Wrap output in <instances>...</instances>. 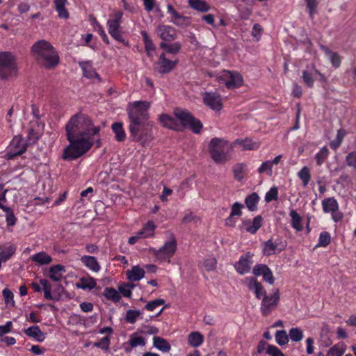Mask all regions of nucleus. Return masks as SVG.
Here are the masks:
<instances>
[{
  "instance_id": "obj_1",
  "label": "nucleus",
  "mask_w": 356,
  "mask_h": 356,
  "mask_svg": "<svg viewBox=\"0 0 356 356\" xmlns=\"http://www.w3.org/2000/svg\"><path fill=\"white\" fill-rule=\"evenodd\" d=\"M66 138L70 144L62 158L74 161L87 153L94 145V137L99 135L100 127L94 126L91 118L82 113L72 115L65 124Z\"/></svg>"
},
{
  "instance_id": "obj_2",
  "label": "nucleus",
  "mask_w": 356,
  "mask_h": 356,
  "mask_svg": "<svg viewBox=\"0 0 356 356\" xmlns=\"http://www.w3.org/2000/svg\"><path fill=\"white\" fill-rule=\"evenodd\" d=\"M150 104L146 101H135L127 111L129 120V131L132 141L145 146L153 139L152 123L148 121Z\"/></svg>"
},
{
  "instance_id": "obj_3",
  "label": "nucleus",
  "mask_w": 356,
  "mask_h": 356,
  "mask_svg": "<svg viewBox=\"0 0 356 356\" xmlns=\"http://www.w3.org/2000/svg\"><path fill=\"white\" fill-rule=\"evenodd\" d=\"M173 114L176 119L166 113H162L159 116L158 120L163 127L173 131H180L182 127L188 128L195 134L201 132L202 123L190 111L177 107L173 110Z\"/></svg>"
},
{
  "instance_id": "obj_4",
  "label": "nucleus",
  "mask_w": 356,
  "mask_h": 356,
  "mask_svg": "<svg viewBox=\"0 0 356 356\" xmlns=\"http://www.w3.org/2000/svg\"><path fill=\"white\" fill-rule=\"evenodd\" d=\"M31 51L37 62L46 69H53L59 63L58 52L52 44L45 40L35 42L31 47Z\"/></svg>"
},
{
  "instance_id": "obj_5",
  "label": "nucleus",
  "mask_w": 356,
  "mask_h": 356,
  "mask_svg": "<svg viewBox=\"0 0 356 356\" xmlns=\"http://www.w3.org/2000/svg\"><path fill=\"white\" fill-rule=\"evenodd\" d=\"M230 149L227 140L217 137L212 138L209 145L211 157L217 164H222L229 160Z\"/></svg>"
},
{
  "instance_id": "obj_6",
  "label": "nucleus",
  "mask_w": 356,
  "mask_h": 356,
  "mask_svg": "<svg viewBox=\"0 0 356 356\" xmlns=\"http://www.w3.org/2000/svg\"><path fill=\"white\" fill-rule=\"evenodd\" d=\"M123 13L120 10H115L107 21L106 26L108 32L116 41L123 44L125 47H129L128 40L123 38L122 32L120 31V26L122 21Z\"/></svg>"
},
{
  "instance_id": "obj_7",
  "label": "nucleus",
  "mask_w": 356,
  "mask_h": 356,
  "mask_svg": "<svg viewBox=\"0 0 356 356\" xmlns=\"http://www.w3.org/2000/svg\"><path fill=\"white\" fill-rule=\"evenodd\" d=\"M18 68L15 56L10 52H0V78L6 79L17 76Z\"/></svg>"
},
{
  "instance_id": "obj_8",
  "label": "nucleus",
  "mask_w": 356,
  "mask_h": 356,
  "mask_svg": "<svg viewBox=\"0 0 356 356\" xmlns=\"http://www.w3.org/2000/svg\"><path fill=\"white\" fill-rule=\"evenodd\" d=\"M177 248V243L175 237L172 236L170 240L165 242L164 245L159 250L152 248L154 256L161 261L170 262V259L175 255Z\"/></svg>"
},
{
  "instance_id": "obj_9",
  "label": "nucleus",
  "mask_w": 356,
  "mask_h": 356,
  "mask_svg": "<svg viewBox=\"0 0 356 356\" xmlns=\"http://www.w3.org/2000/svg\"><path fill=\"white\" fill-rule=\"evenodd\" d=\"M220 80L223 81L228 89L238 88L243 83V79L240 73L229 70L222 72Z\"/></svg>"
},
{
  "instance_id": "obj_10",
  "label": "nucleus",
  "mask_w": 356,
  "mask_h": 356,
  "mask_svg": "<svg viewBox=\"0 0 356 356\" xmlns=\"http://www.w3.org/2000/svg\"><path fill=\"white\" fill-rule=\"evenodd\" d=\"M280 298V291L277 289L272 295L265 296L262 298L260 309L264 316H268L277 306Z\"/></svg>"
},
{
  "instance_id": "obj_11",
  "label": "nucleus",
  "mask_w": 356,
  "mask_h": 356,
  "mask_svg": "<svg viewBox=\"0 0 356 356\" xmlns=\"http://www.w3.org/2000/svg\"><path fill=\"white\" fill-rule=\"evenodd\" d=\"M27 149V143L20 136H15L10 142V149L7 152L9 159H13L17 156L22 155Z\"/></svg>"
},
{
  "instance_id": "obj_12",
  "label": "nucleus",
  "mask_w": 356,
  "mask_h": 356,
  "mask_svg": "<svg viewBox=\"0 0 356 356\" xmlns=\"http://www.w3.org/2000/svg\"><path fill=\"white\" fill-rule=\"evenodd\" d=\"M254 254L250 252H247L242 254L238 261L234 264V268L239 275L248 273L251 270V266L254 263Z\"/></svg>"
},
{
  "instance_id": "obj_13",
  "label": "nucleus",
  "mask_w": 356,
  "mask_h": 356,
  "mask_svg": "<svg viewBox=\"0 0 356 356\" xmlns=\"http://www.w3.org/2000/svg\"><path fill=\"white\" fill-rule=\"evenodd\" d=\"M177 63L178 60H170L166 58L164 53H162L155 63L154 69L159 74H165L172 71Z\"/></svg>"
},
{
  "instance_id": "obj_14",
  "label": "nucleus",
  "mask_w": 356,
  "mask_h": 356,
  "mask_svg": "<svg viewBox=\"0 0 356 356\" xmlns=\"http://www.w3.org/2000/svg\"><path fill=\"white\" fill-rule=\"evenodd\" d=\"M244 283L250 291H252L257 299L261 300L266 295V291L261 282L255 277H246Z\"/></svg>"
},
{
  "instance_id": "obj_15",
  "label": "nucleus",
  "mask_w": 356,
  "mask_h": 356,
  "mask_svg": "<svg viewBox=\"0 0 356 356\" xmlns=\"http://www.w3.org/2000/svg\"><path fill=\"white\" fill-rule=\"evenodd\" d=\"M286 248V243L281 240H275L273 241L269 239L262 244L263 253L266 256H270L276 252H281Z\"/></svg>"
},
{
  "instance_id": "obj_16",
  "label": "nucleus",
  "mask_w": 356,
  "mask_h": 356,
  "mask_svg": "<svg viewBox=\"0 0 356 356\" xmlns=\"http://www.w3.org/2000/svg\"><path fill=\"white\" fill-rule=\"evenodd\" d=\"M203 102L211 109L218 111L222 109L221 97L217 92H206L203 95Z\"/></svg>"
},
{
  "instance_id": "obj_17",
  "label": "nucleus",
  "mask_w": 356,
  "mask_h": 356,
  "mask_svg": "<svg viewBox=\"0 0 356 356\" xmlns=\"http://www.w3.org/2000/svg\"><path fill=\"white\" fill-rule=\"evenodd\" d=\"M157 31L159 37L165 42L172 41L177 37L175 29L169 25H159Z\"/></svg>"
},
{
  "instance_id": "obj_18",
  "label": "nucleus",
  "mask_w": 356,
  "mask_h": 356,
  "mask_svg": "<svg viewBox=\"0 0 356 356\" xmlns=\"http://www.w3.org/2000/svg\"><path fill=\"white\" fill-rule=\"evenodd\" d=\"M316 75H318L321 77L323 76V75L317 69H316L314 66L312 67L311 70H307L302 71V78L307 87L310 88L314 87V80Z\"/></svg>"
},
{
  "instance_id": "obj_19",
  "label": "nucleus",
  "mask_w": 356,
  "mask_h": 356,
  "mask_svg": "<svg viewBox=\"0 0 356 356\" xmlns=\"http://www.w3.org/2000/svg\"><path fill=\"white\" fill-rule=\"evenodd\" d=\"M79 65L81 67L83 75L87 79L97 78L100 79L99 75L96 72L92 66V62L90 60L79 61Z\"/></svg>"
},
{
  "instance_id": "obj_20",
  "label": "nucleus",
  "mask_w": 356,
  "mask_h": 356,
  "mask_svg": "<svg viewBox=\"0 0 356 356\" xmlns=\"http://www.w3.org/2000/svg\"><path fill=\"white\" fill-rule=\"evenodd\" d=\"M167 13L171 15L170 22L176 26H183L186 24L187 17L179 13L171 4L167 6Z\"/></svg>"
},
{
  "instance_id": "obj_21",
  "label": "nucleus",
  "mask_w": 356,
  "mask_h": 356,
  "mask_svg": "<svg viewBox=\"0 0 356 356\" xmlns=\"http://www.w3.org/2000/svg\"><path fill=\"white\" fill-rule=\"evenodd\" d=\"M262 217L259 215L253 218L252 222H251L250 220H246L243 221V226L245 227V230L252 234H254L259 229V228L262 225Z\"/></svg>"
},
{
  "instance_id": "obj_22",
  "label": "nucleus",
  "mask_w": 356,
  "mask_h": 356,
  "mask_svg": "<svg viewBox=\"0 0 356 356\" xmlns=\"http://www.w3.org/2000/svg\"><path fill=\"white\" fill-rule=\"evenodd\" d=\"M24 332L29 337L35 339L38 342H42L45 339V334L39 326L34 325L24 330Z\"/></svg>"
},
{
  "instance_id": "obj_23",
  "label": "nucleus",
  "mask_w": 356,
  "mask_h": 356,
  "mask_svg": "<svg viewBox=\"0 0 356 356\" xmlns=\"http://www.w3.org/2000/svg\"><path fill=\"white\" fill-rule=\"evenodd\" d=\"M67 3V0H54L55 10L60 19H67L70 17V13L65 8Z\"/></svg>"
},
{
  "instance_id": "obj_24",
  "label": "nucleus",
  "mask_w": 356,
  "mask_h": 356,
  "mask_svg": "<svg viewBox=\"0 0 356 356\" xmlns=\"http://www.w3.org/2000/svg\"><path fill=\"white\" fill-rule=\"evenodd\" d=\"M112 131L115 134V139L118 142H124L126 139L127 134L121 122H115L111 125Z\"/></svg>"
},
{
  "instance_id": "obj_25",
  "label": "nucleus",
  "mask_w": 356,
  "mask_h": 356,
  "mask_svg": "<svg viewBox=\"0 0 356 356\" xmlns=\"http://www.w3.org/2000/svg\"><path fill=\"white\" fill-rule=\"evenodd\" d=\"M191 8L200 13H207L210 10V5L203 0H188Z\"/></svg>"
},
{
  "instance_id": "obj_26",
  "label": "nucleus",
  "mask_w": 356,
  "mask_h": 356,
  "mask_svg": "<svg viewBox=\"0 0 356 356\" xmlns=\"http://www.w3.org/2000/svg\"><path fill=\"white\" fill-rule=\"evenodd\" d=\"M16 252V247L13 244L6 243L0 245V256L3 262L9 260Z\"/></svg>"
},
{
  "instance_id": "obj_27",
  "label": "nucleus",
  "mask_w": 356,
  "mask_h": 356,
  "mask_svg": "<svg viewBox=\"0 0 356 356\" xmlns=\"http://www.w3.org/2000/svg\"><path fill=\"white\" fill-rule=\"evenodd\" d=\"M322 207L324 213H332L339 210V206L334 197H327L322 201Z\"/></svg>"
},
{
  "instance_id": "obj_28",
  "label": "nucleus",
  "mask_w": 356,
  "mask_h": 356,
  "mask_svg": "<svg viewBox=\"0 0 356 356\" xmlns=\"http://www.w3.org/2000/svg\"><path fill=\"white\" fill-rule=\"evenodd\" d=\"M81 261L88 268L93 272H98L100 270V266L95 257L84 255L81 257Z\"/></svg>"
},
{
  "instance_id": "obj_29",
  "label": "nucleus",
  "mask_w": 356,
  "mask_h": 356,
  "mask_svg": "<svg viewBox=\"0 0 356 356\" xmlns=\"http://www.w3.org/2000/svg\"><path fill=\"white\" fill-rule=\"evenodd\" d=\"M145 270L138 266H134L127 273V278L131 282H138L145 276Z\"/></svg>"
},
{
  "instance_id": "obj_30",
  "label": "nucleus",
  "mask_w": 356,
  "mask_h": 356,
  "mask_svg": "<svg viewBox=\"0 0 356 356\" xmlns=\"http://www.w3.org/2000/svg\"><path fill=\"white\" fill-rule=\"evenodd\" d=\"M65 271V266L63 265L57 264L52 266L49 270V277L54 282H59L63 277L62 273Z\"/></svg>"
},
{
  "instance_id": "obj_31",
  "label": "nucleus",
  "mask_w": 356,
  "mask_h": 356,
  "mask_svg": "<svg viewBox=\"0 0 356 356\" xmlns=\"http://www.w3.org/2000/svg\"><path fill=\"white\" fill-rule=\"evenodd\" d=\"M31 259L32 261L39 265L49 264L52 261L51 257L44 251L33 254Z\"/></svg>"
},
{
  "instance_id": "obj_32",
  "label": "nucleus",
  "mask_w": 356,
  "mask_h": 356,
  "mask_svg": "<svg viewBox=\"0 0 356 356\" xmlns=\"http://www.w3.org/2000/svg\"><path fill=\"white\" fill-rule=\"evenodd\" d=\"M140 34L145 44L146 54L148 57H152L153 56L152 52L156 49V47L145 31H142Z\"/></svg>"
},
{
  "instance_id": "obj_33",
  "label": "nucleus",
  "mask_w": 356,
  "mask_h": 356,
  "mask_svg": "<svg viewBox=\"0 0 356 356\" xmlns=\"http://www.w3.org/2000/svg\"><path fill=\"white\" fill-rule=\"evenodd\" d=\"M156 226L152 220L147 221L141 230L139 231V235H141L143 238L152 237L154 235Z\"/></svg>"
},
{
  "instance_id": "obj_34",
  "label": "nucleus",
  "mask_w": 356,
  "mask_h": 356,
  "mask_svg": "<svg viewBox=\"0 0 356 356\" xmlns=\"http://www.w3.org/2000/svg\"><path fill=\"white\" fill-rule=\"evenodd\" d=\"M204 342V336L199 332H192L188 337V343L193 348L200 346Z\"/></svg>"
},
{
  "instance_id": "obj_35",
  "label": "nucleus",
  "mask_w": 356,
  "mask_h": 356,
  "mask_svg": "<svg viewBox=\"0 0 356 356\" xmlns=\"http://www.w3.org/2000/svg\"><path fill=\"white\" fill-rule=\"evenodd\" d=\"M235 144L240 145L243 150H254L259 147V143L253 141L252 139L245 138L244 139H237Z\"/></svg>"
},
{
  "instance_id": "obj_36",
  "label": "nucleus",
  "mask_w": 356,
  "mask_h": 356,
  "mask_svg": "<svg viewBox=\"0 0 356 356\" xmlns=\"http://www.w3.org/2000/svg\"><path fill=\"white\" fill-rule=\"evenodd\" d=\"M153 345L156 348L163 353H168L171 349V346L168 341L160 337H154Z\"/></svg>"
},
{
  "instance_id": "obj_37",
  "label": "nucleus",
  "mask_w": 356,
  "mask_h": 356,
  "mask_svg": "<svg viewBox=\"0 0 356 356\" xmlns=\"http://www.w3.org/2000/svg\"><path fill=\"white\" fill-rule=\"evenodd\" d=\"M243 205L239 202H235L232 207V211L229 217L226 219L225 223L228 226H234V222L232 221L235 216H241L242 215L241 209Z\"/></svg>"
},
{
  "instance_id": "obj_38",
  "label": "nucleus",
  "mask_w": 356,
  "mask_h": 356,
  "mask_svg": "<svg viewBox=\"0 0 356 356\" xmlns=\"http://www.w3.org/2000/svg\"><path fill=\"white\" fill-rule=\"evenodd\" d=\"M259 199V196L257 193H252L245 197V203L249 211H254L257 209Z\"/></svg>"
},
{
  "instance_id": "obj_39",
  "label": "nucleus",
  "mask_w": 356,
  "mask_h": 356,
  "mask_svg": "<svg viewBox=\"0 0 356 356\" xmlns=\"http://www.w3.org/2000/svg\"><path fill=\"white\" fill-rule=\"evenodd\" d=\"M97 285L95 279L91 277H83L80 279L79 283L76 284V287L82 289H93Z\"/></svg>"
},
{
  "instance_id": "obj_40",
  "label": "nucleus",
  "mask_w": 356,
  "mask_h": 356,
  "mask_svg": "<svg viewBox=\"0 0 356 356\" xmlns=\"http://www.w3.org/2000/svg\"><path fill=\"white\" fill-rule=\"evenodd\" d=\"M289 216L291 218V225L292 227L298 232L302 231L303 229V227L301 223V221H302L301 216L294 209L291 210V211L289 213Z\"/></svg>"
},
{
  "instance_id": "obj_41",
  "label": "nucleus",
  "mask_w": 356,
  "mask_h": 356,
  "mask_svg": "<svg viewBox=\"0 0 356 356\" xmlns=\"http://www.w3.org/2000/svg\"><path fill=\"white\" fill-rule=\"evenodd\" d=\"M103 295L106 298V299L111 300L113 302H118L121 299L120 293L112 287H106L103 292Z\"/></svg>"
},
{
  "instance_id": "obj_42",
  "label": "nucleus",
  "mask_w": 356,
  "mask_h": 356,
  "mask_svg": "<svg viewBox=\"0 0 356 356\" xmlns=\"http://www.w3.org/2000/svg\"><path fill=\"white\" fill-rule=\"evenodd\" d=\"M330 154V151L326 146L323 147L320 150L315 154V159L316 164L318 166L323 165Z\"/></svg>"
},
{
  "instance_id": "obj_43",
  "label": "nucleus",
  "mask_w": 356,
  "mask_h": 356,
  "mask_svg": "<svg viewBox=\"0 0 356 356\" xmlns=\"http://www.w3.org/2000/svg\"><path fill=\"white\" fill-rule=\"evenodd\" d=\"M3 211L6 213V222L8 227H13L16 224L17 218L15 216L13 210L7 206L3 208Z\"/></svg>"
},
{
  "instance_id": "obj_44",
  "label": "nucleus",
  "mask_w": 356,
  "mask_h": 356,
  "mask_svg": "<svg viewBox=\"0 0 356 356\" xmlns=\"http://www.w3.org/2000/svg\"><path fill=\"white\" fill-rule=\"evenodd\" d=\"M298 177L302 181V186L304 187H306L311 179V173L309 168L307 166L303 167L298 172Z\"/></svg>"
},
{
  "instance_id": "obj_45",
  "label": "nucleus",
  "mask_w": 356,
  "mask_h": 356,
  "mask_svg": "<svg viewBox=\"0 0 356 356\" xmlns=\"http://www.w3.org/2000/svg\"><path fill=\"white\" fill-rule=\"evenodd\" d=\"M142 313L139 310L129 309L127 311L124 321L130 324H134Z\"/></svg>"
},
{
  "instance_id": "obj_46",
  "label": "nucleus",
  "mask_w": 356,
  "mask_h": 356,
  "mask_svg": "<svg viewBox=\"0 0 356 356\" xmlns=\"http://www.w3.org/2000/svg\"><path fill=\"white\" fill-rule=\"evenodd\" d=\"M128 344L131 346V348L144 346L145 345V339L143 337L138 336L136 333H134L130 336Z\"/></svg>"
},
{
  "instance_id": "obj_47",
  "label": "nucleus",
  "mask_w": 356,
  "mask_h": 356,
  "mask_svg": "<svg viewBox=\"0 0 356 356\" xmlns=\"http://www.w3.org/2000/svg\"><path fill=\"white\" fill-rule=\"evenodd\" d=\"M275 341L280 346H284L288 343L289 341V335L284 330H277L275 332Z\"/></svg>"
},
{
  "instance_id": "obj_48",
  "label": "nucleus",
  "mask_w": 356,
  "mask_h": 356,
  "mask_svg": "<svg viewBox=\"0 0 356 356\" xmlns=\"http://www.w3.org/2000/svg\"><path fill=\"white\" fill-rule=\"evenodd\" d=\"M302 330L299 327H292L289 332V337L291 341L298 342L303 339Z\"/></svg>"
},
{
  "instance_id": "obj_49",
  "label": "nucleus",
  "mask_w": 356,
  "mask_h": 356,
  "mask_svg": "<svg viewBox=\"0 0 356 356\" xmlns=\"http://www.w3.org/2000/svg\"><path fill=\"white\" fill-rule=\"evenodd\" d=\"M331 242V236L328 232L320 233L316 247H327Z\"/></svg>"
},
{
  "instance_id": "obj_50",
  "label": "nucleus",
  "mask_w": 356,
  "mask_h": 356,
  "mask_svg": "<svg viewBox=\"0 0 356 356\" xmlns=\"http://www.w3.org/2000/svg\"><path fill=\"white\" fill-rule=\"evenodd\" d=\"M245 164L243 163H237L233 167V172L234 178L238 181H241L245 175L244 169Z\"/></svg>"
},
{
  "instance_id": "obj_51",
  "label": "nucleus",
  "mask_w": 356,
  "mask_h": 356,
  "mask_svg": "<svg viewBox=\"0 0 356 356\" xmlns=\"http://www.w3.org/2000/svg\"><path fill=\"white\" fill-rule=\"evenodd\" d=\"M344 136V131L342 129L338 130L336 138L330 143V147L336 150L341 145Z\"/></svg>"
},
{
  "instance_id": "obj_52",
  "label": "nucleus",
  "mask_w": 356,
  "mask_h": 356,
  "mask_svg": "<svg viewBox=\"0 0 356 356\" xmlns=\"http://www.w3.org/2000/svg\"><path fill=\"white\" fill-rule=\"evenodd\" d=\"M217 260L215 258L206 259L202 262V268L208 272L213 271L216 268Z\"/></svg>"
},
{
  "instance_id": "obj_53",
  "label": "nucleus",
  "mask_w": 356,
  "mask_h": 356,
  "mask_svg": "<svg viewBox=\"0 0 356 356\" xmlns=\"http://www.w3.org/2000/svg\"><path fill=\"white\" fill-rule=\"evenodd\" d=\"M278 199V188L277 186H273L265 195V201L270 202Z\"/></svg>"
},
{
  "instance_id": "obj_54",
  "label": "nucleus",
  "mask_w": 356,
  "mask_h": 356,
  "mask_svg": "<svg viewBox=\"0 0 356 356\" xmlns=\"http://www.w3.org/2000/svg\"><path fill=\"white\" fill-rule=\"evenodd\" d=\"M111 343V339L109 336H106L102 338L99 341L94 343V346L99 348L103 350H108Z\"/></svg>"
},
{
  "instance_id": "obj_55",
  "label": "nucleus",
  "mask_w": 356,
  "mask_h": 356,
  "mask_svg": "<svg viewBox=\"0 0 356 356\" xmlns=\"http://www.w3.org/2000/svg\"><path fill=\"white\" fill-rule=\"evenodd\" d=\"M268 268V266L266 264H256L252 268V273L254 277L264 276L265 272Z\"/></svg>"
},
{
  "instance_id": "obj_56",
  "label": "nucleus",
  "mask_w": 356,
  "mask_h": 356,
  "mask_svg": "<svg viewBox=\"0 0 356 356\" xmlns=\"http://www.w3.org/2000/svg\"><path fill=\"white\" fill-rule=\"evenodd\" d=\"M165 303V300L163 299L158 298L155 299L154 300H152L149 302L145 306V309L152 312L154 311L156 307H158L160 305H162Z\"/></svg>"
},
{
  "instance_id": "obj_57",
  "label": "nucleus",
  "mask_w": 356,
  "mask_h": 356,
  "mask_svg": "<svg viewBox=\"0 0 356 356\" xmlns=\"http://www.w3.org/2000/svg\"><path fill=\"white\" fill-rule=\"evenodd\" d=\"M346 162L347 165L353 168L354 170H356V152L355 151H353V152H350L346 156Z\"/></svg>"
},
{
  "instance_id": "obj_58",
  "label": "nucleus",
  "mask_w": 356,
  "mask_h": 356,
  "mask_svg": "<svg viewBox=\"0 0 356 356\" xmlns=\"http://www.w3.org/2000/svg\"><path fill=\"white\" fill-rule=\"evenodd\" d=\"M94 24L96 26V27L97 28V32H98L99 35L101 36L102 40L106 44H108L109 39H108L103 26L96 19H95Z\"/></svg>"
},
{
  "instance_id": "obj_59",
  "label": "nucleus",
  "mask_w": 356,
  "mask_h": 356,
  "mask_svg": "<svg viewBox=\"0 0 356 356\" xmlns=\"http://www.w3.org/2000/svg\"><path fill=\"white\" fill-rule=\"evenodd\" d=\"M266 353L271 356H285L281 350L274 345L268 346Z\"/></svg>"
},
{
  "instance_id": "obj_60",
  "label": "nucleus",
  "mask_w": 356,
  "mask_h": 356,
  "mask_svg": "<svg viewBox=\"0 0 356 356\" xmlns=\"http://www.w3.org/2000/svg\"><path fill=\"white\" fill-rule=\"evenodd\" d=\"M329 56L333 67L338 68L341 65V57L340 55L336 52H332Z\"/></svg>"
},
{
  "instance_id": "obj_61",
  "label": "nucleus",
  "mask_w": 356,
  "mask_h": 356,
  "mask_svg": "<svg viewBox=\"0 0 356 356\" xmlns=\"http://www.w3.org/2000/svg\"><path fill=\"white\" fill-rule=\"evenodd\" d=\"M181 48V44L179 42H175L174 43H169L168 48L167 49L168 53L171 54H176L179 52Z\"/></svg>"
},
{
  "instance_id": "obj_62",
  "label": "nucleus",
  "mask_w": 356,
  "mask_h": 356,
  "mask_svg": "<svg viewBox=\"0 0 356 356\" xmlns=\"http://www.w3.org/2000/svg\"><path fill=\"white\" fill-rule=\"evenodd\" d=\"M2 294L3 296L5 302L7 305L11 302H13V305H14V300H13L14 295L10 290H9L8 289H5L3 290Z\"/></svg>"
},
{
  "instance_id": "obj_63",
  "label": "nucleus",
  "mask_w": 356,
  "mask_h": 356,
  "mask_svg": "<svg viewBox=\"0 0 356 356\" xmlns=\"http://www.w3.org/2000/svg\"><path fill=\"white\" fill-rule=\"evenodd\" d=\"M305 1L307 3V8L309 10V15L312 17L318 5L317 1L316 0H305Z\"/></svg>"
},
{
  "instance_id": "obj_64",
  "label": "nucleus",
  "mask_w": 356,
  "mask_h": 356,
  "mask_svg": "<svg viewBox=\"0 0 356 356\" xmlns=\"http://www.w3.org/2000/svg\"><path fill=\"white\" fill-rule=\"evenodd\" d=\"M344 351L343 349H340L337 346H334L328 350L327 356H342Z\"/></svg>"
}]
</instances>
